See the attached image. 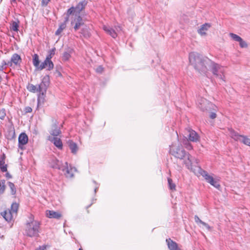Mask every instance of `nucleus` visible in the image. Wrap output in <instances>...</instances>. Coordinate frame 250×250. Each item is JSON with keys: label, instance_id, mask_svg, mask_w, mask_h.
Returning a JSON list of instances; mask_svg holds the SVG:
<instances>
[{"label": "nucleus", "instance_id": "4468645a", "mask_svg": "<svg viewBox=\"0 0 250 250\" xmlns=\"http://www.w3.org/2000/svg\"><path fill=\"white\" fill-rule=\"evenodd\" d=\"M48 140L53 143L54 145L59 149L62 148V143L60 138L56 137L49 136Z\"/></svg>", "mask_w": 250, "mask_h": 250}, {"label": "nucleus", "instance_id": "2f4dec72", "mask_svg": "<svg viewBox=\"0 0 250 250\" xmlns=\"http://www.w3.org/2000/svg\"><path fill=\"white\" fill-rule=\"evenodd\" d=\"M27 89L32 92H39L38 89V85H34L32 84H29L28 87Z\"/></svg>", "mask_w": 250, "mask_h": 250}, {"label": "nucleus", "instance_id": "a19ab883", "mask_svg": "<svg viewBox=\"0 0 250 250\" xmlns=\"http://www.w3.org/2000/svg\"><path fill=\"white\" fill-rule=\"evenodd\" d=\"M103 71V67L102 66H99L96 68V72L99 73H101Z\"/></svg>", "mask_w": 250, "mask_h": 250}, {"label": "nucleus", "instance_id": "c85d7f7f", "mask_svg": "<svg viewBox=\"0 0 250 250\" xmlns=\"http://www.w3.org/2000/svg\"><path fill=\"white\" fill-rule=\"evenodd\" d=\"M81 33L85 37L88 38L90 36V32L86 26L83 27L81 29Z\"/></svg>", "mask_w": 250, "mask_h": 250}, {"label": "nucleus", "instance_id": "f03ea898", "mask_svg": "<svg viewBox=\"0 0 250 250\" xmlns=\"http://www.w3.org/2000/svg\"><path fill=\"white\" fill-rule=\"evenodd\" d=\"M29 222L26 223L25 233L29 237H36L38 236L40 224L39 222L34 219L33 215L29 216Z\"/></svg>", "mask_w": 250, "mask_h": 250}, {"label": "nucleus", "instance_id": "79ce46f5", "mask_svg": "<svg viewBox=\"0 0 250 250\" xmlns=\"http://www.w3.org/2000/svg\"><path fill=\"white\" fill-rule=\"evenodd\" d=\"M186 145V147L188 149H190L192 148L191 146L188 143V141H186V143L185 144Z\"/></svg>", "mask_w": 250, "mask_h": 250}, {"label": "nucleus", "instance_id": "3c124183", "mask_svg": "<svg viewBox=\"0 0 250 250\" xmlns=\"http://www.w3.org/2000/svg\"><path fill=\"white\" fill-rule=\"evenodd\" d=\"M6 177L7 178H11L12 177V176L8 172L6 173Z\"/></svg>", "mask_w": 250, "mask_h": 250}, {"label": "nucleus", "instance_id": "a211bd4d", "mask_svg": "<svg viewBox=\"0 0 250 250\" xmlns=\"http://www.w3.org/2000/svg\"><path fill=\"white\" fill-rule=\"evenodd\" d=\"M63 165H64V164L56 159H52L50 162V166L52 167L60 170H64Z\"/></svg>", "mask_w": 250, "mask_h": 250}, {"label": "nucleus", "instance_id": "473e14b6", "mask_svg": "<svg viewBox=\"0 0 250 250\" xmlns=\"http://www.w3.org/2000/svg\"><path fill=\"white\" fill-rule=\"evenodd\" d=\"M241 142L243 143L244 144L250 146V139L247 138L245 136H243L241 137Z\"/></svg>", "mask_w": 250, "mask_h": 250}, {"label": "nucleus", "instance_id": "ddd939ff", "mask_svg": "<svg viewBox=\"0 0 250 250\" xmlns=\"http://www.w3.org/2000/svg\"><path fill=\"white\" fill-rule=\"evenodd\" d=\"M53 124L49 131L50 134L53 137H56L61 133L60 128L58 126L56 121L52 120Z\"/></svg>", "mask_w": 250, "mask_h": 250}, {"label": "nucleus", "instance_id": "f704fd0d", "mask_svg": "<svg viewBox=\"0 0 250 250\" xmlns=\"http://www.w3.org/2000/svg\"><path fill=\"white\" fill-rule=\"evenodd\" d=\"M229 36L234 41L239 42L242 38L236 34L234 33H230Z\"/></svg>", "mask_w": 250, "mask_h": 250}, {"label": "nucleus", "instance_id": "393cba45", "mask_svg": "<svg viewBox=\"0 0 250 250\" xmlns=\"http://www.w3.org/2000/svg\"><path fill=\"white\" fill-rule=\"evenodd\" d=\"M103 29L107 34L110 35L113 38L117 37V34L115 30L113 29L106 26H104Z\"/></svg>", "mask_w": 250, "mask_h": 250}, {"label": "nucleus", "instance_id": "20e7f679", "mask_svg": "<svg viewBox=\"0 0 250 250\" xmlns=\"http://www.w3.org/2000/svg\"><path fill=\"white\" fill-rule=\"evenodd\" d=\"M170 152L175 157L180 159H183L187 154L181 146H176L173 145L170 146Z\"/></svg>", "mask_w": 250, "mask_h": 250}, {"label": "nucleus", "instance_id": "8fccbe9b", "mask_svg": "<svg viewBox=\"0 0 250 250\" xmlns=\"http://www.w3.org/2000/svg\"><path fill=\"white\" fill-rule=\"evenodd\" d=\"M55 49H53L50 51V54H51L52 56H53L55 54Z\"/></svg>", "mask_w": 250, "mask_h": 250}, {"label": "nucleus", "instance_id": "0eeeda50", "mask_svg": "<svg viewBox=\"0 0 250 250\" xmlns=\"http://www.w3.org/2000/svg\"><path fill=\"white\" fill-rule=\"evenodd\" d=\"M198 106L202 110L210 111L211 109L215 110L216 106L204 98H201L198 101Z\"/></svg>", "mask_w": 250, "mask_h": 250}, {"label": "nucleus", "instance_id": "de8ad7c7", "mask_svg": "<svg viewBox=\"0 0 250 250\" xmlns=\"http://www.w3.org/2000/svg\"><path fill=\"white\" fill-rule=\"evenodd\" d=\"M46 249V246H41L38 248L36 250H45Z\"/></svg>", "mask_w": 250, "mask_h": 250}, {"label": "nucleus", "instance_id": "c9c22d12", "mask_svg": "<svg viewBox=\"0 0 250 250\" xmlns=\"http://www.w3.org/2000/svg\"><path fill=\"white\" fill-rule=\"evenodd\" d=\"M71 55L69 52H65L62 55V60L63 61H67L70 57Z\"/></svg>", "mask_w": 250, "mask_h": 250}, {"label": "nucleus", "instance_id": "49530a36", "mask_svg": "<svg viewBox=\"0 0 250 250\" xmlns=\"http://www.w3.org/2000/svg\"><path fill=\"white\" fill-rule=\"evenodd\" d=\"M201 224H202L208 230L210 229V228L208 224L204 222H203Z\"/></svg>", "mask_w": 250, "mask_h": 250}, {"label": "nucleus", "instance_id": "aec40b11", "mask_svg": "<svg viewBox=\"0 0 250 250\" xmlns=\"http://www.w3.org/2000/svg\"><path fill=\"white\" fill-rule=\"evenodd\" d=\"M46 215L50 218L60 219L62 217L60 212L54 210H46Z\"/></svg>", "mask_w": 250, "mask_h": 250}, {"label": "nucleus", "instance_id": "5701e85b", "mask_svg": "<svg viewBox=\"0 0 250 250\" xmlns=\"http://www.w3.org/2000/svg\"><path fill=\"white\" fill-rule=\"evenodd\" d=\"M16 64V53L12 55V57L11 58L10 61H8V62H5L3 61V63L1 66H0V70H2L3 69V65H6L7 66H11L12 65V63Z\"/></svg>", "mask_w": 250, "mask_h": 250}, {"label": "nucleus", "instance_id": "c03bdc74", "mask_svg": "<svg viewBox=\"0 0 250 250\" xmlns=\"http://www.w3.org/2000/svg\"><path fill=\"white\" fill-rule=\"evenodd\" d=\"M209 117L211 119H215L216 117V114L215 112H211L209 115Z\"/></svg>", "mask_w": 250, "mask_h": 250}, {"label": "nucleus", "instance_id": "13d9d810", "mask_svg": "<svg viewBox=\"0 0 250 250\" xmlns=\"http://www.w3.org/2000/svg\"><path fill=\"white\" fill-rule=\"evenodd\" d=\"M13 1H15L16 0H12Z\"/></svg>", "mask_w": 250, "mask_h": 250}, {"label": "nucleus", "instance_id": "6e6552de", "mask_svg": "<svg viewBox=\"0 0 250 250\" xmlns=\"http://www.w3.org/2000/svg\"><path fill=\"white\" fill-rule=\"evenodd\" d=\"M16 212V202H13L11 206V209L5 210L1 212V215L8 222H11L13 220V213Z\"/></svg>", "mask_w": 250, "mask_h": 250}, {"label": "nucleus", "instance_id": "9d476101", "mask_svg": "<svg viewBox=\"0 0 250 250\" xmlns=\"http://www.w3.org/2000/svg\"><path fill=\"white\" fill-rule=\"evenodd\" d=\"M186 159L184 163L188 169L194 171L192 166L198 163V160L193 158L189 154L187 153L186 156L184 157Z\"/></svg>", "mask_w": 250, "mask_h": 250}, {"label": "nucleus", "instance_id": "7ed1b4c3", "mask_svg": "<svg viewBox=\"0 0 250 250\" xmlns=\"http://www.w3.org/2000/svg\"><path fill=\"white\" fill-rule=\"evenodd\" d=\"M209 67L212 74L221 81L225 82V69L224 67L220 64L211 61Z\"/></svg>", "mask_w": 250, "mask_h": 250}, {"label": "nucleus", "instance_id": "f3484780", "mask_svg": "<svg viewBox=\"0 0 250 250\" xmlns=\"http://www.w3.org/2000/svg\"><path fill=\"white\" fill-rule=\"evenodd\" d=\"M211 24L208 23H206L198 29L197 32L201 36H204L207 35L206 32L210 28Z\"/></svg>", "mask_w": 250, "mask_h": 250}, {"label": "nucleus", "instance_id": "6e6d98bb", "mask_svg": "<svg viewBox=\"0 0 250 250\" xmlns=\"http://www.w3.org/2000/svg\"><path fill=\"white\" fill-rule=\"evenodd\" d=\"M16 208H17V209H18V205L17 204V206H16Z\"/></svg>", "mask_w": 250, "mask_h": 250}, {"label": "nucleus", "instance_id": "bf43d9fd", "mask_svg": "<svg viewBox=\"0 0 250 250\" xmlns=\"http://www.w3.org/2000/svg\"><path fill=\"white\" fill-rule=\"evenodd\" d=\"M79 250H82V249H81V248H80V249H79Z\"/></svg>", "mask_w": 250, "mask_h": 250}, {"label": "nucleus", "instance_id": "e433bc0d", "mask_svg": "<svg viewBox=\"0 0 250 250\" xmlns=\"http://www.w3.org/2000/svg\"><path fill=\"white\" fill-rule=\"evenodd\" d=\"M8 186L10 187L11 190V193L12 194L14 195L16 193V190H15L14 188H15V185L10 182H9L8 183Z\"/></svg>", "mask_w": 250, "mask_h": 250}, {"label": "nucleus", "instance_id": "ea45409f", "mask_svg": "<svg viewBox=\"0 0 250 250\" xmlns=\"http://www.w3.org/2000/svg\"><path fill=\"white\" fill-rule=\"evenodd\" d=\"M50 0H42V6H46Z\"/></svg>", "mask_w": 250, "mask_h": 250}, {"label": "nucleus", "instance_id": "4d7b16f0", "mask_svg": "<svg viewBox=\"0 0 250 250\" xmlns=\"http://www.w3.org/2000/svg\"><path fill=\"white\" fill-rule=\"evenodd\" d=\"M48 68H49V63H47V67Z\"/></svg>", "mask_w": 250, "mask_h": 250}, {"label": "nucleus", "instance_id": "a18cd8bd", "mask_svg": "<svg viewBox=\"0 0 250 250\" xmlns=\"http://www.w3.org/2000/svg\"><path fill=\"white\" fill-rule=\"evenodd\" d=\"M53 56L51 55V54H49L47 56L45 60H46L47 62H52L51 61V59L52 58Z\"/></svg>", "mask_w": 250, "mask_h": 250}, {"label": "nucleus", "instance_id": "a878e982", "mask_svg": "<svg viewBox=\"0 0 250 250\" xmlns=\"http://www.w3.org/2000/svg\"><path fill=\"white\" fill-rule=\"evenodd\" d=\"M69 146L71 151L73 154H76L78 149L77 145L72 141L69 142Z\"/></svg>", "mask_w": 250, "mask_h": 250}, {"label": "nucleus", "instance_id": "4c0bfd02", "mask_svg": "<svg viewBox=\"0 0 250 250\" xmlns=\"http://www.w3.org/2000/svg\"><path fill=\"white\" fill-rule=\"evenodd\" d=\"M6 116V111L4 109H0V119L3 120Z\"/></svg>", "mask_w": 250, "mask_h": 250}, {"label": "nucleus", "instance_id": "412c9836", "mask_svg": "<svg viewBox=\"0 0 250 250\" xmlns=\"http://www.w3.org/2000/svg\"><path fill=\"white\" fill-rule=\"evenodd\" d=\"M47 63H49V68H48V70H50L52 69L54 67V64L52 62H47L46 60H44V61L42 62L41 65H39V66L37 68L39 70H42L47 67Z\"/></svg>", "mask_w": 250, "mask_h": 250}, {"label": "nucleus", "instance_id": "bb28decb", "mask_svg": "<svg viewBox=\"0 0 250 250\" xmlns=\"http://www.w3.org/2000/svg\"><path fill=\"white\" fill-rule=\"evenodd\" d=\"M16 31V21H13L12 23L10 26V31L8 32V35L9 36H11L14 39L15 38V33L14 32Z\"/></svg>", "mask_w": 250, "mask_h": 250}, {"label": "nucleus", "instance_id": "f8f14e48", "mask_svg": "<svg viewBox=\"0 0 250 250\" xmlns=\"http://www.w3.org/2000/svg\"><path fill=\"white\" fill-rule=\"evenodd\" d=\"M28 137L25 133H21L19 136V147L21 150L23 149V146L28 143Z\"/></svg>", "mask_w": 250, "mask_h": 250}, {"label": "nucleus", "instance_id": "37998d69", "mask_svg": "<svg viewBox=\"0 0 250 250\" xmlns=\"http://www.w3.org/2000/svg\"><path fill=\"white\" fill-rule=\"evenodd\" d=\"M195 221L196 223H200L202 224V221L197 215L195 216Z\"/></svg>", "mask_w": 250, "mask_h": 250}, {"label": "nucleus", "instance_id": "c756f323", "mask_svg": "<svg viewBox=\"0 0 250 250\" xmlns=\"http://www.w3.org/2000/svg\"><path fill=\"white\" fill-rule=\"evenodd\" d=\"M66 21H64L63 23H61L57 30L56 31L55 34L56 35H59L62 32V31L66 28Z\"/></svg>", "mask_w": 250, "mask_h": 250}, {"label": "nucleus", "instance_id": "9b49d317", "mask_svg": "<svg viewBox=\"0 0 250 250\" xmlns=\"http://www.w3.org/2000/svg\"><path fill=\"white\" fill-rule=\"evenodd\" d=\"M71 24L74 26L73 28L76 31L80 28V26L84 24V23L82 17L79 15H76L75 18L72 20Z\"/></svg>", "mask_w": 250, "mask_h": 250}, {"label": "nucleus", "instance_id": "09e8293b", "mask_svg": "<svg viewBox=\"0 0 250 250\" xmlns=\"http://www.w3.org/2000/svg\"><path fill=\"white\" fill-rule=\"evenodd\" d=\"M21 57L17 54V64L19 63V62H21Z\"/></svg>", "mask_w": 250, "mask_h": 250}, {"label": "nucleus", "instance_id": "5fc2aeb1", "mask_svg": "<svg viewBox=\"0 0 250 250\" xmlns=\"http://www.w3.org/2000/svg\"><path fill=\"white\" fill-rule=\"evenodd\" d=\"M18 23H17V28H16V30H17V31H18Z\"/></svg>", "mask_w": 250, "mask_h": 250}, {"label": "nucleus", "instance_id": "4be33fe9", "mask_svg": "<svg viewBox=\"0 0 250 250\" xmlns=\"http://www.w3.org/2000/svg\"><path fill=\"white\" fill-rule=\"evenodd\" d=\"M229 134L232 138H233L235 141H241V137H242L243 135H240L238 134L236 132H235L232 128H229Z\"/></svg>", "mask_w": 250, "mask_h": 250}, {"label": "nucleus", "instance_id": "423d86ee", "mask_svg": "<svg viewBox=\"0 0 250 250\" xmlns=\"http://www.w3.org/2000/svg\"><path fill=\"white\" fill-rule=\"evenodd\" d=\"M49 85L48 79L44 78L42 82L38 85V89L40 94L38 96V102H40L41 100L43 102L44 95L46 93L47 87Z\"/></svg>", "mask_w": 250, "mask_h": 250}, {"label": "nucleus", "instance_id": "864d4df0", "mask_svg": "<svg viewBox=\"0 0 250 250\" xmlns=\"http://www.w3.org/2000/svg\"><path fill=\"white\" fill-rule=\"evenodd\" d=\"M1 80H2L1 77L0 76V83L1 82Z\"/></svg>", "mask_w": 250, "mask_h": 250}, {"label": "nucleus", "instance_id": "72a5a7b5", "mask_svg": "<svg viewBox=\"0 0 250 250\" xmlns=\"http://www.w3.org/2000/svg\"><path fill=\"white\" fill-rule=\"evenodd\" d=\"M168 183L170 189L175 190L176 186L175 184L173 183L171 179L168 178Z\"/></svg>", "mask_w": 250, "mask_h": 250}, {"label": "nucleus", "instance_id": "6ab92c4d", "mask_svg": "<svg viewBox=\"0 0 250 250\" xmlns=\"http://www.w3.org/2000/svg\"><path fill=\"white\" fill-rule=\"evenodd\" d=\"M5 159L6 155L2 153L0 156V169L3 172H6L7 170V165L5 164Z\"/></svg>", "mask_w": 250, "mask_h": 250}, {"label": "nucleus", "instance_id": "b1692460", "mask_svg": "<svg viewBox=\"0 0 250 250\" xmlns=\"http://www.w3.org/2000/svg\"><path fill=\"white\" fill-rule=\"evenodd\" d=\"M167 242L170 250H179L177 244L170 239H167Z\"/></svg>", "mask_w": 250, "mask_h": 250}, {"label": "nucleus", "instance_id": "f257e3e1", "mask_svg": "<svg viewBox=\"0 0 250 250\" xmlns=\"http://www.w3.org/2000/svg\"><path fill=\"white\" fill-rule=\"evenodd\" d=\"M188 59L189 63L199 73L203 75L207 74L210 60L195 52L189 54Z\"/></svg>", "mask_w": 250, "mask_h": 250}, {"label": "nucleus", "instance_id": "2eb2a0df", "mask_svg": "<svg viewBox=\"0 0 250 250\" xmlns=\"http://www.w3.org/2000/svg\"><path fill=\"white\" fill-rule=\"evenodd\" d=\"M187 131L188 132L187 136L188 137L189 141L192 142H197L199 140V136L194 130L191 129H188Z\"/></svg>", "mask_w": 250, "mask_h": 250}, {"label": "nucleus", "instance_id": "603ef678", "mask_svg": "<svg viewBox=\"0 0 250 250\" xmlns=\"http://www.w3.org/2000/svg\"><path fill=\"white\" fill-rule=\"evenodd\" d=\"M31 111H32V109H31L30 107H28V108H27V112H31Z\"/></svg>", "mask_w": 250, "mask_h": 250}, {"label": "nucleus", "instance_id": "7c9ffc66", "mask_svg": "<svg viewBox=\"0 0 250 250\" xmlns=\"http://www.w3.org/2000/svg\"><path fill=\"white\" fill-rule=\"evenodd\" d=\"M33 63L36 68H37L40 64L39 56L37 54H35L33 56Z\"/></svg>", "mask_w": 250, "mask_h": 250}, {"label": "nucleus", "instance_id": "1a4fd4ad", "mask_svg": "<svg viewBox=\"0 0 250 250\" xmlns=\"http://www.w3.org/2000/svg\"><path fill=\"white\" fill-rule=\"evenodd\" d=\"M200 174L203 176L205 180L209 183L210 185L214 186L216 188H218L220 187V185L215 181L214 178L210 175H209L208 172L205 170L201 169L200 167H198Z\"/></svg>", "mask_w": 250, "mask_h": 250}, {"label": "nucleus", "instance_id": "58836bf2", "mask_svg": "<svg viewBox=\"0 0 250 250\" xmlns=\"http://www.w3.org/2000/svg\"><path fill=\"white\" fill-rule=\"evenodd\" d=\"M239 45L242 48H246L247 47V44L242 39H241L239 42Z\"/></svg>", "mask_w": 250, "mask_h": 250}, {"label": "nucleus", "instance_id": "cd10ccee", "mask_svg": "<svg viewBox=\"0 0 250 250\" xmlns=\"http://www.w3.org/2000/svg\"><path fill=\"white\" fill-rule=\"evenodd\" d=\"M15 135V131L14 128L12 129L9 130L6 134V137L9 140H12L14 138Z\"/></svg>", "mask_w": 250, "mask_h": 250}, {"label": "nucleus", "instance_id": "39448f33", "mask_svg": "<svg viewBox=\"0 0 250 250\" xmlns=\"http://www.w3.org/2000/svg\"><path fill=\"white\" fill-rule=\"evenodd\" d=\"M84 6L83 2H80L76 7L72 6L68 9L66 13L65 21H68L69 17L71 15H75V17L76 15H79L80 11L84 8Z\"/></svg>", "mask_w": 250, "mask_h": 250}, {"label": "nucleus", "instance_id": "dca6fc26", "mask_svg": "<svg viewBox=\"0 0 250 250\" xmlns=\"http://www.w3.org/2000/svg\"><path fill=\"white\" fill-rule=\"evenodd\" d=\"M64 170H62L64 172V174L67 178H72L73 176V169L75 170V168H70L68 167L67 162H65L64 165H63Z\"/></svg>", "mask_w": 250, "mask_h": 250}]
</instances>
